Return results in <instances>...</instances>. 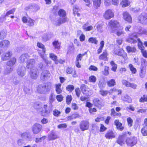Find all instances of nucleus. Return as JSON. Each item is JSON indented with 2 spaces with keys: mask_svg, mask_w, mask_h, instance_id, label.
<instances>
[{
  "mask_svg": "<svg viewBox=\"0 0 147 147\" xmlns=\"http://www.w3.org/2000/svg\"><path fill=\"white\" fill-rule=\"evenodd\" d=\"M21 136L23 139H26L27 140H31L32 137L29 132H24L21 134Z\"/></svg>",
  "mask_w": 147,
  "mask_h": 147,
  "instance_id": "19",
  "label": "nucleus"
},
{
  "mask_svg": "<svg viewBox=\"0 0 147 147\" xmlns=\"http://www.w3.org/2000/svg\"><path fill=\"white\" fill-rule=\"evenodd\" d=\"M132 36L134 38L131 37L128 38L127 40L129 42L131 43H136L137 42V38L138 37L137 34H136V33H133L132 34Z\"/></svg>",
  "mask_w": 147,
  "mask_h": 147,
  "instance_id": "18",
  "label": "nucleus"
},
{
  "mask_svg": "<svg viewBox=\"0 0 147 147\" xmlns=\"http://www.w3.org/2000/svg\"><path fill=\"white\" fill-rule=\"evenodd\" d=\"M53 47L55 49H59L60 47V44L58 40H54L52 43Z\"/></svg>",
  "mask_w": 147,
  "mask_h": 147,
  "instance_id": "37",
  "label": "nucleus"
},
{
  "mask_svg": "<svg viewBox=\"0 0 147 147\" xmlns=\"http://www.w3.org/2000/svg\"><path fill=\"white\" fill-rule=\"evenodd\" d=\"M103 16L105 19L109 20L114 17V14L111 10L109 9L105 11Z\"/></svg>",
  "mask_w": 147,
  "mask_h": 147,
  "instance_id": "12",
  "label": "nucleus"
},
{
  "mask_svg": "<svg viewBox=\"0 0 147 147\" xmlns=\"http://www.w3.org/2000/svg\"><path fill=\"white\" fill-rule=\"evenodd\" d=\"M88 42L89 43H94L95 45L98 44V40H96V38L94 37H90L88 39Z\"/></svg>",
  "mask_w": 147,
  "mask_h": 147,
  "instance_id": "41",
  "label": "nucleus"
},
{
  "mask_svg": "<svg viewBox=\"0 0 147 147\" xmlns=\"http://www.w3.org/2000/svg\"><path fill=\"white\" fill-rule=\"evenodd\" d=\"M141 66L140 68L145 69L147 65V61L144 59H142L141 60Z\"/></svg>",
  "mask_w": 147,
  "mask_h": 147,
  "instance_id": "46",
  "label": "nucleus"
},
{
  "mask_svg": "<svg viewBox=\"0 0 147 147\" xmlns=\"http://www.w3.org/2000/svg\"><path fill=\"white\" fill-rule=\"evenodd\" d=\"M80 88L83 93L84 94H87L88 92V88L86 85L84 84H82L80 87Z\"/></svg>",
  "mask_w": 147,
  "mask_h": 147,
  "instance_id": "29",
  "label": "nucleus"
},
{
  "mask_svg": "<svg viewBox=\"0 0 147 147\" xmlns=\"http://www.w3.org/2000/svg\"><path fill=\"white\" fill-rule=\"evenodd\" d=\"M126 49L128 53H134L136 51V49L134 47H131L130 46H127Z\"/></svg>",
  "mask_w": 147,
  "mask_h": 147,
  "instance_id": "45",
  "label": "nucleus"
},
{
  "mask_svg": "<svg viewBox=\"0 0 147 147\" xmlns=\"http://www.w3.org/2000/svg\"><path fill=\"white\" fill-rule=\"evenodd\" d=\"M137 40L138 41V46L139 49L141 50L143 49H144V47L143 45V43L140 40V38H138Z\"/></svg>",
  "mask_w": 147,
  "mask_h": 147,
  "instance_id": "47",
  "label": "nucleus"
},
{
  "mask_svg": "<svg viewBox=\"0 0 147 147\" xmlns=\"http://www.w3.org/2000/svg\"><path fill=\"white\" fill-rule=\"evenodd\" d=\"M58 14L59 16L62 17L63 18H66L65 17L66 15V12L63 9H60L58 11Z\"/></svg>",
  "mask_w": 147,
  "mask_h": 147,
  "instance_id": "34",
  "label": "nucleus"
},
{
  "mask_svg": "<svg viewBox=\"0 0 147 147\" xmlns=\"http://www.w3.org/2000/svg\"><path fill=\"white\" fill-rule=\"evenodd\" d=\"M109 67L107 66H106L105 67L104 70L102 71V74L105 75L107 76L109 74Z\"/></svg>",
  "mask_w": 147,
  "mask_h": 147,
  "instance_id": "48",
  "label": "nucleus"
},
{
  "mask_svg": "<svg viewBox=\"0 0 147 147\" xmlns=\"http://www.w3.org/2000/svg\"><path fill=\"white\" fill-rule=\"evenodd\" d=\"M28 57L27 53L22 54L19 58V62L20 63H23L25 62Z\"/></svg>",
  "mask_w": 147,
  "mask_h": 147,
  "instance_id": "25",
  "label": "nucleus"
},
{
  "mask_svg": "<svg viewBox=\"0 0 147 147\" xmlns=\"http://www.w3.org/2000/svg\"><path fill=\"white\" fill-rule=\"evenodd\" d=\"M123 18L125 21L129 22H131L132 21V18L130 15L127 12H124L123 14Z\"/></svg>",
  "mask_w": 147,
  "mask_h": 147,
  "instance_id": "21",
  "label": "nucleus"
},
{
  "mask_svg": "<svg viewBox=\"0 0 147 147\" xmlns=\"http://www.w3.org/2000/svg\"><path fill=\"white\" fill-rule=\"evenodd\" d=\"M114 92L118 93V95L121 94V90H117L114 88L113 89L110 90V94Z\"/></svg>",
  "mask_w": 147,
  "mask_h": 147,
  "instance_id": "49",
  "label": "nucleus"
},
{
  "mask_svg": "<svg viewBox=\"0 0 147 147\" xmlns=\"http://www.w3.org/2000/svg\"><path fill=\"white\" fill-rule=\"evenodd\" d=\"M34 21L30 18H28L27 24L29 26H32L34 25Z\"/></svg>",
  "mask_w": 147,
  "mask_h": 147,
  "instance_id": "55",
  "label": "nucleus"
},
{
  "mask_svg": "<svg viewBox=\"0 0 147 147\" xmlns=\"http://www.w3.org/2000/svg\"><path fill=\"white\" fill-rule=\"evenodd\" d=\"M26 72V67L24 66H19L17 69V74L20 76L22 77L25 75Z\"/></svg>",
  "mask_w": 147,
  "mask_h": 147,
  "instance_id": "10",
  "label": "nucleus"
},
{
  "mask_svg": "<svg viewBox=\"0 0 147 147\" xmlns=\"http://www.w3.org/2000/svg\"><path fill=\"white\" fill-rule=\"evenodd\" d=\"M15 10V8H13L8 11L5 15L2 16L0 18V22H2L3 21L5 20V17L6 16H8L10 14L13 13L14 12Z\"/></svg>",
  "mask_w": 147,
  "mask_h": 147,
  "instance_id": "16",
  "label": "nucleus"
},
{
  "mask_svg": "<svg viewBox=\"0 0 147 147\" xmlns=\"http://www.w3.org/2000/svg\"><path fill=\"white\" fill-rule=\"evenodd\" d=\"M72 100V97L71 95H68L66 98V101L68 105H69Z\"/></svg>",
  "mask_w": 147,
  "mask_h": 147,
  "instance_id": "60",
  "label": "nucleus"
},
{
  "mask_svg": "<svg viewBox=\"0 0 147 147\" xmlns=\"http://www.w3.org/2000/svg\"><path fill=\"white\" fill-rule=\"evenodd\" d=\"M138 34H144L147 35V31L144 28L139 27L138 29Z\"/></svg>",
  "mask_w": 147,
  "mask_h": 147,
  "instance_id": "31",
  "label": "nucleus"
},
{
  "mask_svg": "<svg viewBox=\"0 0 147 147\" xmlns=\"http://www.w3.org/2000/svg\"><path fill=\"white\" fill-rule=\"evenodd\" d=\"M125 138L124 135L120 136L116 141V142L121 146H122L124 144V141Z\"/></svg>",
  "mask_w": 147,
  "mask_h": 147,
  "instance_id": "20",
  "label": "nucleus"
},
{
  "mask_svg": "<svg viewBox=\"0 0 147 147\" xmlns=\"http://www.w3.org/2000/svg\"><path fill=\"white\" fill-rule=\"evenodd\" d=\"M130 70L132 74H135L137 72V70L131 64H130L129 65Z\"/></svg>",
  "mask_w": 147,
  "mask_h": 147,
  "instance_id": "43",
  "label": "nucleus"
},
{
  "mask_svg": "<svg viewBox=\"0 0 147 147\" xmlns=\"http://www.w3.org/2000/svg\"><path fill=\"white\" fill-rule=\"evenodd\" d=\"M51 85L50 83H49L45 85H40L37 88L38 92L40 94H45L47 92L50 91Z\"/></svg>",
  "mask_w": 147,
  "mask_h": 147,
  "instance_id": "1",
  "label": "nucleus"
},
{
  "mask_svg": "<svg viewBox=\"0 0 147 147\" xmlns=\"http://www.w3.org/2000/svg\"><path fill=\"white\" fill-rule=\"evenodd\" d=\"M141 132L143 136H147V127L143 126L141 130Z\"/></svg>",
  "mask_w": 147,
  "mask_h": 147,
  "instance_id": "53",
  "label": "nucleus"
},
{
  "mask_svg": "<svg viewBox=\"0 0 147 147\" xmlns=\"http://www.w3.org/2000/svg\"><path fill=\"white\" fill-rule=\"evenodd\" d=\"M39 74L38 70L36 67H33L31 69L30 71V77L33 79H36Z\"/></svg>",
  "mask_w": 147,
  "mask_h": 147,
  "instance_id": "3",
  "label": "nucleus"
},
{
  "mask_svg": "<svg viewBox=\"0 0 147 147\" xmlns=\"http://www.w3.org/2000/svg\"><path fill=\"white\" fill-rule=\"evenodd\" d=\"M79 117V115L76 113H74L67 117V119L69 120H72Z\"/></svg>",
  "mask_w": 147,
  "mask_h": 147,
  "instance_id": "36",
  "label": "nucleus"
},
{
  "mask_svg": "<svg viewBox=\"0 0 147 147\" xmlns=\"http://www.w3.org/2000/svg\"><path fill=\"white\" fill-rule=\"evenodd\" d=\"M139 101L141 102H147V95H144L143 96L141 97Z\"/></svg>",
  "mask_w": 147,
  "mask_h": 147,
  "instance_id": "54",
  "label": "nucleus"
},
{
  "mask_svg": "<svg viewBox=\"0 0 147 147\" xmlns=\"http://www.w3.org/2000/svg\"><path fill=\"white\" fill-rule=\"evenodd\" d=\"M6 34L3 31H0V39H3L5 38Z\"/></svg>",
  "mask_w": 147,
  "mask_h": 147,
  "instance_id": "58",
  "label": "nucleus"
},
{
  "mask_svg": "<svg viewBox=\"0 0 147 147\" xmlns=\"http://www.w3.org/2000/svg\"><path fill=\"white\" fill-rule=\"evenodd\" d=\"M35 63L34 59H31L28 61L27 63L26 67L28 69H31L33 68Z\"/></svg>",
  "mask_w": 147,
  "mask_h": 147,
  "instance_id": "23",
  "label": "nucleus"
},
{
  "mask_svg": "<svg viewBox=\"0 0 147 147\" xmlns=\"http://www.w3.org/2000/svg\"><path fill=\"white\" fill-rule=\"evenodd\" d=\"M93 102L94 105L99 109H101V107L104 105V102L101 98H94L93 100Z\"/></svg>",
  "mask_w": 147,
  "mask_h": 147,
  "instance_id": "7",
  "label": "nucleus"
},
{
  "mask_svg": "<svg viewBox=\"0 0 147 147\" xmlns=\"http://www.w3.org/2000/svg\"><path fill=\"white\" fill-rule=\"evenodd\" d=\"M61 84H56L55 85V91L57 94H61L62 92L61 89Z\"/></svg>",
  "mask_w": 147,
  "mask_h": 147,
  "instance_id": "32",
  "label": "nucleus"
},
{
  "mask_svg": "<svg viewBox=\"0 0 147 147\" xmlns=\"http://www.w3.org/2000/svg\"><path fill=\"white\" fill-rule=\"evenodd\" d=\"M121 4L123 7H125L129 6L130 2L129 0H122Z\"/></svg>",
  "mask_w": 147,
  "mask_h": 147,
  "instance_id": "33",
  "label": "nucleus"
},
{
  "mask_svg": "<svg viewBox=\"0 0 147 147\" xmlns=\"http://www.w3.org/2000/svg\"><path fill=\"white\" fill-rule=\"evenodd\" d=\"M105 83L103 81H100L98 84V85L100 89V90L102 89L105 86Z\"/></svg>",
  "mask_w": 147,
  "mask_h": 147,
  "instance_id": "56",
  "label": "nucleus"
},
{
  "mask_svg": "<svg viewBox=\"0 0 147 147\" xmlns=\"http://www.w3.org/2000/svg\"><path fill=\"white\" fill-rule=\"evenodd\" d=\"M107 84L109 86H113L116 84L115 80L112 79L107 82Z\"/></svg>",
  "mask_w": 147,
  "mask_h": 147,
  "instance_id": "38",
  "label": "nucleus"
},
{
  "mask_svg": "<svg viewBox=\"0 0 147 147\" xmlns=\"http://www.w3.org/2000/svg\"><path fill=\"white\" fill-rule=\"evenodd\" d=\"M108 25L113 31H114V29L117 28L119 26V23L116 20L111 21L108 23Z\"/></svg>",
  "mask_w": 147,
  "mask_h": 147,
  "instance_id": "15",
  "label": "nucleus"
},
{
  "mask_svg": "<svg viewBox=\"0 0 147 147\" xmlns=\"http://www.w3.org/2000/svg\"><path fill=\"white\" fill-rule=\"evenodd\" d=\"M42 126L40 124L36 123L32 127V131L34 134H36L41 131Z\"/></svg>",
  "mask_w": 147,
  "mask_h": 147,
  "instance_id": "6",
  "label": "nucleus"
},
{
  "mask_svg": "<svg viewBox=\"0 0 147 147\" xmlns=\"http://www.w3.org/2000/svg\"><path fill=\"white\" fill-rule=\"evenodd\" d=\"M13 68L12 67H7L4 72V74L6 75L9 74L13 70Z\"/></svg>",
  "mask_w": 147,
  "mask_h": 147,
  "instance_id": "44",
  "label": "nucleus"
},
{
  "mask_svg": "<svg viewBox=\"0 0 147 147\" xmlns=\"http://www.w3.org/2000/svg\"><path fill=\"white\" fill-rule=\"evenodd\" d=\"M99 93L101 95L104 96H107L108 93H109V95L111 94H110V91H108L107 90H103L102 89L100 90Z\"/></svg>",
  "mask_w": 147,
  "mask_h": 147,
  "instance_id": "40",
  "label": "nucleus"
},
{
  "mask_svg": "<svg viewBox=\"0 0 147 147\" xmlns=\"http://www.w3.org/2000/svg\"><path fill=\"white\" fill-rule=\"evenodd\" d=\"M9 43L8 40H2L0 42V47L3 48H6L8 47Z\"/></svg>",
  "mask_w": 147,
  "mask_h": 147,
  "instance_id": "22",
  "label": "nucleus"
},
{
  "mask_svg": "<svg viewBox=\"0 0 147 147\" xmlns=\"http://www.w3.org/2000/svg\"><path fill=\"white\" fill-rule=\"evenodd\" d=\"M89 126V123L87 120H83L81 121L79 125L80 129L82 131L88 129Z\"/></svg>",
  "mask_w": 147,
  "mask_h": 147,
  "instance_id": "2",
  "label": "nucleus"
},
{
  "mask_svg": "<svg viewBox=\"0 0 147 147\" xmlns=\"http://www.w3.org/2000/svg\"><path fill=\"white\" fill-rule=\"evenodd\" d=\"M12 55V53L11 51H7L4 53L1 56V60L4 61L8 60Z\"/></svg>",
  "mask_w": 147,
  "mask_h": 147,
  "instance_id": "14",
  "label": "nucleus"
},
{
  "mask_svg": "<svg viewBox=\"0 0 147 147\" xmlns=\"http://www.w3.org/2000/svg\"><path fill=\"white\" fill-rule=\"evenodd\" d=\"M139 22L143 24H147V13H141L138 18Z\"/></svg>",
  "mask_w": 147,
  "mask_h": 147,
  "instance_id": "4",
  "label": "nucleus"
},
{
  "mask_svg": "<svg viewBox=\"0 0 147 147\" xmlns=\"http://www.w3.org/2000/svg\"><path fill=\"white\" fill-rule=\"evenodd\" d=\"M89 82H95L96 80V77L94 76H91L89 78Z\"/></svg>",
  "mask_w": 147,
  "mask_h": 147,
  "instance_id": "59",
  "label": "nucleus"
},
{
  "mask_svg": "<svg viewBox=\"0 0 147 147\" xmlns=\"http://www.w3.org/2000/svg\"><path fill=\"white\" fill-rule=\"evenodd\" d=\"M114 123L118 129L121 131H122L124 127L122 126V123L119 122L118 120H115L114 121Z\"/></svg>",
  "mask_w": 147,
  "mask_h": 147,
  "instance_id": "27",
  "label": "nucleus"
},
{
  "mask_svg": "<svg viewBox=\"0 0 147 147\" xmlns=\"http://www.w3.org/2000/svg\"><path fill=\"white\" fill-rule=\"evenodd\" d=\"M128 125L129 127H131L133 125V120L130 117H128L127 119Z\"/></svg>",
  "mask_w": 147,
  "mask_h": 147,
  "instance_id": "50",
  "label": "nucleus"
},
{
  "mask_svg": "<svg viewBox=\"0 0 147 147\" xmlns=\"http://www.w3.org/2000/svg\"><path fill=\"white\" fill-rule=\"evenodd\" d=\"M49 56L50 57L53 61L57 59V56L53 53H50Z\"/></svg>",
  "mask_w": 147,
  "mask_h": 147,
  "instance_id": "62",
  "label": "nucleus"
},
{
  "mask_svg": "<svg viewBox=\"0 0 147 147\" xmlns=\"http://www.w3.org/2000/svg\"><path fill=\"white\" fill-rule=\"evenodd\" d=\"M110 64L112 66L111 70L114 72L116 71L117 68V65L115 64L114 61H111Z\"/></svg>",
  "mask_w": 147,
  "mask_h": 147,
  "instance_id": "39",
  "label": "nucleus"
},
{
  "mask_svg": "<svg viewBox=\"0 0 147 147\" xmlns=\"http://www.w3.org/2000/svg\"><path fill=\"white\" fill-rule=\"evenodd\" d=\"M108 54L106 51H104L99 57V59L104 61H107L108 58L107 57Z\"/></svg>",
  "mask_w": 147,
  "mask_h": 147,
  "instance_id": "28",
  "label": "nucleus"
},
{
  "mask_svg": "<svg viewBox=\"0 0 147 147\" xmlns=\"http://www.w3.org/2000/svg\"><path fill=\"white\" fill-rule=\"evenodd\" d=\"M24 90L26 94H30L32 91L29 88L27 87H25L24 88Z\"/></svg>",
  "mask_w": 147,
  "mask_h": 147,
  "instance_id": "63",
  "label": "nucleus"
},
{
  "mask_svg": "<svg viewBox=\"0 0 147 147\" xmlns=\"http://www.w3.org/2000/svg\"><path fill=\"white\" fill-rule=\"evenodd\" d=\"M114 53L123 58L124 59L123 61L127 59V57L126 54L124 53L123 51L122 50L120 49H117L115 51Z\"/></svg>",
  "mask_w": 147,
  "mask_h": 147,
  "instance_id": "11",
  "label": "nucleus"
},
{
  "mask_svg": "<svg viewBox=\"0 0 147 147\" xmlns=\"http://www.w3.org/2000/svg\"><path fill=\"white\" fill-rule=\"evenodd\" d=\"M140 76L141 78H143L145 74V69L140 68Z\"/></svg>",
  "mask_w": 147,
  "mask_h": 147,
  "instance_id": "52",
  "label": "nucleus"
},
{
  "mask_svg": "<svg viewBox=\"0 0 147 147\" xmlns=\"http://www.w3.org/2000/svg\"><path fill=\"white\" fill-rule=\"evenodd\" d=\"M16 61V58L14 57H13L7 62L6 65L7 66L12 67L15 64Z\"/></svg>",
  "mask_w": 147,
  "mask_h": 147,
  "instance_id": "26",
  "label": "nucleus"
},
{
  "mask_svg": "<svg viewBox=\"0 0 147 147\" xmlns=\"http://www.w3.org/2000/svg\"><path fill=\"white\" fill-rule=\"evenodd\" d=\"M48 138L49 140H54L58 138V136L55 131H52L49 134Z\"/></svg>",
  "mask_w": 147,
  "mask_h": 147,
  "instance_id": "17",
  "label": "nucleus"
},
{
  "mask_svg": "<svg viewBox=\"0 0 147 147\" xmlns=\"http://www.w3.org/2000/svg\"><path fill=\"white\" fill-rule=\"evenodd\" d=\"M42 38L43 40L46 41L51 38V36L50 37H48L46 34H44L42 36Z\"/></svg>",
  "mask_w": 147,
  "mask_h": 147,
  "instance_id": "64",
  "label": "nucleus"
},
{
  "mask_svg": "<svg viewBox=\"0 0 147 147\" xmlns=\"http://www.w3.org/2000/svg\"><path fill=\"white\" fill-rule=\"evenodd\" d=\"M61 112L57 109H55L53 111V115L56 117H58L60 114Z\"/></svg>",
  "mask_w": 147,
  "mask_h": 147,
  "instance_id": "61",
  "label": "nucleus"
},
{
  "mask_svg": "<svg viewBox=\"0 0 147 147\" xmlns=\"http://www.w3.org/2000/svg\"><path fill=\"white\" fill-rule=\"evenodd\" d=\"M49 99L50 103L51 105L55 100V95L54 93H51L49 96Z\"/></svg>",
  "mask_w": 147,
  "mask_h": 147,
  "instance_id": "42",
  "label": "nucleus"
},
{
  "mask_svg": "<svg viewBox=\"0 0 147 147\" xmlns=\"http://www.w3.org/2000/svg\"><path fill=\"white\" fill-rule=\"evenodd\" d=\"M66 90L69 92H71L74 89V86L72 85H67L66 88Z\"/></svg>",
  "mask_w": 147,
  "mask_h": 147,
  "instance_id": "51",
  "label": "nucleus"
},
{
  "mask_svg": "<svg viewBox=\"0 0 147 147\" xmlns=\"http://www.w3.org/2000/svg\"><path fill=\"white\" fill-rule=\"evenodd\" d=\"M126 142L127 145L129 146L132 147L135 145L137 143V139L136 137H134L128 138Z\"/></svg>",
  "mask_w": 147,
  "mask_h": 147,
  "instance_id": "5",
  "label": "nucleus"
},
{
  "mask_svg": "<svg viewBox=\"0 0 147 147\" xmlns=\"http://www.w3.org/2000/svg\"><path fill=\"white\" fill-rule=\"evenodd\" d=\"M94 6L96 8L100 7L101 3V0H92Z\"/></svg>",
  "mask_w": 147,
  "mask_h": 147,
  "instance_id": "35",
  "label": "nucleus"
},
{
  "mask_svg": "<svg viewBox=\"0 0 147 147\" xmlns=\"http://www.w3.org/2000/svg\"><path fill=\"white\" fill-rule=\"evenodd\" d=\"M67 21V18H59L54 22L53 24L56 26H59L61 24L64 23Z\"/></svg>",
  "mask_w": 147,
  "mask_h": 147,
  "instance_id": "13",
  "label": "nucleus"
},
{
  "mask_svg": "<svg viewBox=\"0 0 147 147\" xmlns=\"http://www.w3.org/2000/svg\"><path fill=\"white\" fill-rule=\"evenodd\" d=\"M85 55L84 54H78L76 58V61H80L82 58V57L84 56Z\"/></svg>",
  "mask_w": 147,
  "mask_h": 147,
  "instance_id": "57",
  "label": "nucleus"
},
{
  "mask_svg": "<svg viewBox=\"0 0 147 147\" xmlns=\"http://www.w3.org/2000/svg\"><path fill=\"white\" fill-rule=\"evenodd\" d=\"M122 100L124 101L130 103L132 102V99L131 97L128 95H126L122 97Z\"/></svg>",
  "mask_w": 147,
  "mask_h": 147,
  "instance_id": "30",
  "label": "nucleus"
},
{
  "mask_svg": "<svg viewBox=\"0 0 147 147\" xmlns=\"http://www.w3.org/2000/svg\"><path fill=\"white\" fill-rule=\"evenodd\" d=\"M50 73L49 71L44 70L42 71L40 75V78L42 80L48 79L50 77Z\"/></svg>",
  "mask_w": 147,
  "mask_h": 147,
  "instance_id": "9",
  "label": "nucleus"
},
{
  "mask_svg": "<svg viewBox=\"0 0 147 147\" xmlns=\"http://www.w3.org/2000/svg\"><path fill=\"white\" fill-rule=\"evenodd\" d=\"M116 135V133L115 132L111 130H109L105 134V137L107 139H112L115 138Z\"/></svg>",
  "mask_w": 147,
  "mask_h": 147,
  "instance_id": "8",
  "label": "nucleus"
},
{
  "mask_svg": "<svg viewBox=\"0 0 147 147\" xmlns=\"http://www.w3.org/2000/svg\"><path fill=\"white\" fill-rule=\"evenodd\" d=\"M45 49L39 50L38 51V53L40 56L45 61L46 63L47 62V61L46 58L45 56Z\"/></svg>",
  "mask_w": 147,
  "mask_h": 147,
  "instance_id": "24",
  "label": "nucleus"
}]
</instances>
